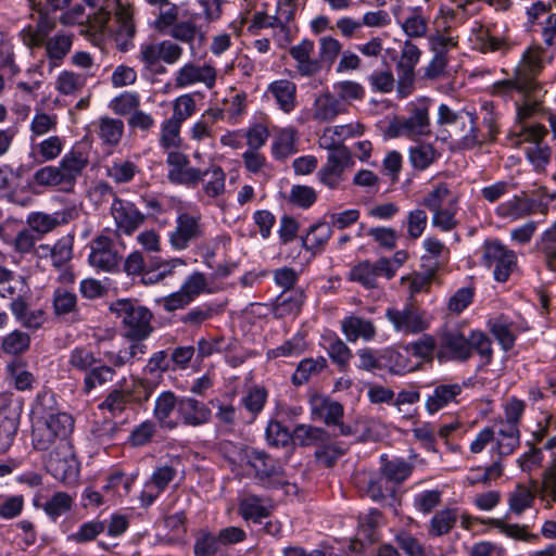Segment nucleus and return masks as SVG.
Instances as JSON below:
<instances>
[{
    "instance_id": "31",
    "label": "nucleus",
    "mask_w": 556,
    "mask_h": 556,
    "mask_svg": "<svg viewBox=\"0 0 556 556\" xmlns=\"http://www.w3.org/2000/svg\"><path fill=\"white\" fill-rule=\"evenodd\" d=\"M497 434L498 438L493 451H495L500 457L510 455L520 444V432L517 425L504 421L501 424Z\"/></svg>"
},
{
    "instance_id": "8",
    "label": "nucleus",
    "mask_w": 556,
    "mask_h": 556,
    "mask_svg": "<svg viewBox=\"0 0 556 556\" xmlns=\"http://www.w3.org/2000/svg\"><path fill=\"white\" fill-rule=\"evenodd\" d=\"M541 61L531 54L523 56V63L517 68L514 79L497 81L493 85L494 93L509 94L513 90L528 94L535 89V75L541 71Z\"/></svg>"
},
{
    "instance_id": "61",
    "label": "nucleus",
    "mask_w": 556,
    "mask_h": 556,
    "mask_svg": "<svg viewBox=\"0 0 556 556\" xmlns=\"http://www.w3.org/2000/svg\"><path fill=\"white\" fill-rule=\"evenodd\" d=\"M383 477L391 483H401L406 480L412 471L413 466L404 459L395 458L388 462L383 468Z\"/></svg>"
},
{
    "instance_id": "21",
    "label": "nucleus",
    "mask_w": 556,
    "mask_h": 556,
    "mask_svg": "<svg viewBox=\"0 0 556 556\" xmlns=\"http://www.w3.org/2000/svg\"><path fill=\"white\" fill-rule=\"evenodd\" d=\"M314 48V41L303 39L300 43L291 47L289 50L291 58L296 62V71L302 76L311 77L321 70L319 60L312 58Z\"/></svg>"
},
{
    "instance_id": "22",
    "label": "nucleus",
    "mask_w": 556,
    "mask_h": 556,
    "mask_svg": "<svg viewBox=\"0 0 556 556\" xmlns=\"http://www.w3.org/2000/svg\"><path fill=\"white\" fill-rule=\"evenodd\" d=\"M10 309L15 320L24 328L29 330H38L46 321V313L43 309H29L28 303L23 295H17L10 303Z\"/></svg>"
},
{
    "instance_id": "37",
    "label": "nucleus",
    "mask_w": 556,
    "mask_h": 556,
    "mask_svg": "<svg viewBox=\"0 0 556 556\" xmlns=\"http://www.w3.org/2000/svg\"><path fill=\"white\" fill-rule=\"evenodd\" d=\"M314 419L323 420L327 426L338 425L343 417V406L339 402L321 400L312 406Z\"/></svg>"
},
{
    "instance_id": "51",
    "label": "nucleus",
    "mask_w": 556,
    "mask_h": 556,
    "mask_svg": "<svg viewBox=\"0 0 556 556\" xmlns=\"http://www.w3.org/2000/svg\"><path fill=\"white\" fill-rule=\"evenodd\" d=\"M420 58L421 50L409 39H406L402 46L400 59L396 63L397 72L415 74V67L419 63Z\"/></svg>"
},
{
    "instance_id": "64",
    "label": "nucleus",
    "mask_w": 556,
    "mask_h": 556,
    "mask_svg": "<svg viewBox=\"0 0 556 556\" xmlns=\"http://www.w3.org/2000/svg\"><path fill=\"white\" fill-rule=\"evenodd\" d=\"M222 545L217 535L208 531L200 532L194 541V556H216Z\"/></svg>"
},
{
    "instance_id": "5",
    "label": "nucleus",
    "mask_w": 556,
    "mask_h": 556,
    "mask_svg": "<svg viewBox=\"0 0 556 556\" xmlns=\"http://www.w3.org/2000/svg\"><path fill=\"white\" fill-rule=\"evenodd\" d=\"M384 316L395 332L406 336L421 333L430 327L427 312L412 301L402 307H388Z\"/></svg>"
},
{
    "instance_id": "16",
    "label": "nucleus",
    "mask_w": 556,
    "mask_h": 556,
    "mask_svg": "<svg viewBox=\"0 0 556 556\" xmlns=\"http://www.w3.org/2000/svg\"><path fill=\"white\" fill-rule=\"evenodd\" d=\"M198 83H202L207 89H212L216 83V70L208 64L199 66L188 62L176 72L175 86L177 88H185Z\"/></svg>"
},
{
    "instance_id": "48",
    "label": "nucleus",
    "mask_w": 556,
    "mask_h": 556,
    "mask_svg": "<svg viewBox=\"0 0 556 556\" xmlns=\"http://www.w3.org/2000/svg\"><path fill=\"white\" fill-rule=\"evenodd\" d=\"M439 156L430 143H419L409 149V162L415 169H427Z\"/></svg>"
},
{
    "instance_id": "55",
    "label": "nucleus",
    "mask_w": 556,
    "mask_h": 556,
    "mask_svg": "<svg viewBox=\"0 0 556 556\" xmlns=\"http://www.w3.org/2000/svg\"><path fill=\"white\" fill-rule=\"evenodd\" d=\"M485 523L498 529L501 533L515 540L531 541L539 539L536 534H532L527 531V526L506 523L504 520L496 518H489Z\"/></svg>"
},
{
    "instance_id": "40",
    "label": "nucleus",
    "mask_w": 556,
    "mask_h": 556,
    "mask_svg": "<svg viewBox=\"0 0 556 556\" xmlns=\"http://www.w3.org/2000/svg\"><path fill=\"white\" fill-rule=\"evenodd\" d=\"M457 210V198L453 197L448 199V205L446 207L432 211V226L445 232L455 229L458 225L456 219Z\"/></svg>"
},
{
    "instance_id": "33",
    "label": "nucleus",
    "mask_w": 556,
    "mask_h": 556,
    "mask_svg": "<svg viewBox=\"0 0 556 556\" xmlns=\"http://www.w3.org/2000/svg\"><path fill=\"white\" fill-rule=\"evenodd\" d=\"M239 514L244 520L261 523L264 518L269 516V507L265 505L263 497L250 494L240 501Z\"/></svg>"
},
{
    "instance_id": "19",
    "label": "nucleus",
    "mask_w": 556,
    "mask_h": 556,
    "mask_svg": "<svg viewBox=\"0 0 556 556\" xmlns=\"http://www.w3.org/2000/svg\"><path fill=\"white\" fill-rule=\"evenodd\" d=\"M178 415L187 426L199 427L211 420L212 412L207 405L194 397H179Z\"/></svg>"
},
{
    "instance_id": "45",
    "label": "nucleus",
    "mask_w": 556,
    "mask_h": 556,
    "mask_svg": "<svg viewBox=\"0 0 556 556\" xmlns=\"http://www.w3.org/2000/svg\"><path fill=\"white\" fill-rule=\"evenodd\" d=\"M472 112L467 110L455 111L445 103H441L438 108L437 124L439 126H454L470 123V131L472 132Z\"/></svg>"
},
{
    "instance_id": "44",
    "label": "nucleus",
    "mask_w": 556,
    "mask_h": 556,
    "mask_svg": "<svg viewBox=\"0 0 556 556\" xmlns=\"http://www.w3.org/2000/svg\"><path fill=\"white\" fill-rule=\"evenodd\" d=\"M30 336L27 332L15 329L1 340V351L8 355H21L29 350Z\"/></svg>"
},
{
    "instance_id": "58",
    "label": "nucleus",
    "mask_w": 556,
    "mask_h": 556,
    "mask_svg": "<svg viewBox=\"0 0 556 556\" xmlns=\"http://www.w3.org/2000/svg\"><path fill=\"white\" fill-rule=\"evenodd\" d=\"M73 506V498L65 492H56L52 497L45 504V513L55 521L60 516L70 511Z\"/></svg>"
},
{
    "instance_id": "60",
    "label": "nucleus",
    "mask_w": 556,
    "mask_h": 556,
    "mask_svg": "<svg viewBox=\"0 0 556 556\" xmlns=\"http://www.w3.org/2000/svg\"><path fill=\"white\" fill-rule=\"evenodd\" d=\"M181 123L168 118L162 123L160 144L164 149H178L181 146Z\"/></svg>"
},
{
    "instance_id": "27",
    "label": "nucleus",
    "mask_w": 556,
    "mask_h": 556,
    "mask_svg": "<svg viewBox=\"0 0 556 556\" xmlns=\"http://www.w3.org/2000/svg\"><path fill=\"white\" fill-rule=\"evenodd\" d=\"M304 303V293L300 289L283 290L274 303L273 314L276 318H283L300 313Z\"/></svg>"
},
{
    "instance_id": "49",
    "label": "nucleus",
    "mask_w": 556,
    "mask_h": 556,
    "mask_svg": "<svg viewBox=\"0 0 556 556\" xmlns=\"http://www.w3.org/2000/svg\"><path fill=\"white\" fill-rule=\"evenodd\" d=\"M124 123L122 119L101 117L98 134L102 141L109 146H116L123 136Z\"/></svg>"
},
{
    "instance_id": "56",
    "label": "nucleus",
    "mask_w": 556,
    "mask_h": 556,
    "mask_svg": "<svg viewBox=\"0 0 556 556\" xmlns=\"http://www.w3.org/2000/svg\"><path fill=\"white\" fill-rule=\"evenodd\" d=\"M45 421L61 441H64L74 429V419L67 413L56 412L55 414H49L45 417Z\"/></svg>"
},
{
    "instance_id": "3",
    "label": "nucleus",
    "mask_w": 556,
    "mask_h": 556,
    "mask_svg": "<svg viewBox=\"0 0 556 556\" xmlns=\"http://www.w3.org/2000/svg\"><path fill=\"white\" fill-rule=\"evenodd\" d=\"M110 311L121 320V330L126 339H148L153 332L152 312L138 300L118 299L111 303Z\"/></svg>"
},
{
    "instance_id": "63",
    "label": "nucleus",
    "mask_w": 556,
    "mask_h": 556,
    "mask_svg": "<svg viewBox=\"0 0 556 556\" xmlns=\"http://www.w3.org/2000/svg\"><path fill=\"white\" fill-rule=\"evenodd\" d=\"M31 438L33 445L38 451L49 450L59 440L45 420L36 421Z\"/></svg>"
},
{
    "instance_id": "26",
    "label": "nucleus",
    "mask_w": 556,
    "mask_h": 556,
    "mask_svg": "<svg viewBox=\"0 0 556 556\" xmlns=\"http://www.w3.org/2000/svg\"><path fill=\"white\" fill-rule=\"evenodd\" d=\"M115 17L118 23L116 30V40L123 51L128 49L129 41L135 37L136 27L132 21V11L130 5L123 3L122 1L116 2Z\"/></svg>"
},
{
    "instance_id": "36",
    "label": "nucleus",
    "mask_w": 556,
    "mask_h": 556,
    "mask_svg": "<svg viewBox=\"0 0 556 556\" xmlns=\"http://www.w3.org/2000/svg\"><path fill=\"white\" fill-rule=\"evenodd\" d=\"M381 370H388L394 375H404L413 370L406 355L395 349L380 350Z\"/></svg>"
},
{
    "instance_id": "13",
    "label": "nucleus",
    "mask_w": 556,
    "mask_h": 556,
    "mask_svg": "<svg viewBox=\"0 0 556 556\" xmlns=\"http://www.w3.org/2000/svg\"><path fill=\"white\" fill-rule=\"evenodd\" d=\"M88 260L91 266L112 273L118 268L122 257L113 241L109 237L100 236L92 241Z\"/></svg>"
},
{
    "instance_id": "34",
    "label": "nucleus",
    "mask_w": 556,
    "mask_h": 556,
    "mask_svg": "<svg viewBox=\"0 0 556 556\" xmlns=\"http://www.w3.org/2000/svg\"><path fill=\"white\" fill-rule=\"evenodd\" d=\"M329 441V433L319 427L296 425L292 432V442L300 446L321 445Z\"/></svg>"
},
{
    "instance_id": "20",
    "label": "nucleus",
    "mask_w": 556,
    "mask_h": 556,
    "mask_svg": "<svg viewBox=\"0 0 556 556\" xmlns=\"http://www.w3.org/2000/svg\"><path fill=\"white\" fill-rule=\"evenodd\" d=\"M462 391L463 388L458 383L435 384L425 401L426 410L433 415L451 403H457V396Z\"/></svg>"
},
{
    "instance_id": "39",
    "label": "nucleus",
    "mask_w": 556,
    "mask_h": 556,
    "mask_svg": "<svg viewBox=\"0 0 556 556\" xmlns=\"http://www.w3.org/2000/svg\"><path fill=\"white\" fill-rule=\"evenodd\" d=\"M306 351V341L302 333L298 332L289 340L285 341L281 345L269 349L266 352L267 359H275L278 357H296Z\"/></svg>"
},
{
    "instance_id": "12",
    "label": "nucleus",
    "mask_w": 556,
    "mask_h": 556,
    "mask_svg": "<svg viewBox=\"0 0 556 556\" xmlns=\"http://www.w3.org/2000/svg\"><path fill=\"white\" fill-rule=\"evenodd\" d=\"M390 132L394 137L429 135L430 118L428 105L425 103L415 105L407 118L390 126Z\"/></svg>"
},
{
    "instance_id": "43",
    "label": "nucleus",
    "mask_w": 556,
    "mask_h": 556,
    "mask_svg": "<svg viewBox=\"0 0 556 556\" xmlns=\"http://www.w3.org/2000/svg\"><path fill=\"white\" fill-rule=\"evenodd\" d=\"M132 394L129 391L115 389L98 405L100 410L109 412L113 417L121 415L131 403Z\"/></svg>"
},
{
    "instance_id": "57",
    "label": "nucleus",
    "mask_w": 556,
    "mask_h": 556,
    "mask_svg": "<svg viewBox=\"0 0 556 556\" xmlns=\"http://www.w3.org/2000/svg\"><path fill=\"white\" fill-rule=\"evenodd\" d=\"M202 174L203 178L210 175V179L203 185V190L210 198H217L224 193L226 175L220 166L212 165L202 170Z\"/></svg>"
},
{
    "instance_id": "17",
    "label": "nucleus",
    "mask_w": 556,
    "mask_h": 556,
    "mask_svg": "<svg viewBox=\"0 0 556 556\" xmlns=\"http://www.w3.org/2000/svg\"><path fill=\"white\" fill-rule=\"evenodd\" d=\"M47 471L64 484L75 483L79 476V463L72 454L61 457L59 453L50 454L46 464Z\"/></svg>"
},
{
    "instance_id": "42",
    "label": "nucleus",
    "mask_w": 556,
    "mask_h": 556,
    "mask_svg": "<svg viewBox=\"0 0 556 556\" xmlns=\"http://www.w3.org/2000/svg\"><path fill=\"white\" fill-rule=\"evenodd\" d=\"M458 518L456 508H444L437 511L430 520L429 534L442 536L448 533Z\"/></svg>"
},
{
    "instance_id": "38",
    "label": "nucleus",
    "mask_w": 556,
    "mask_h": 556,
    "mask_svg": "<svg viewBox=\"0 0 556 556\" xmlns=\"http://www.w3.org/2000/svg\"><path fill=\"white\" fill-rule=\"evenodd\" d=\"M332 235L329 222H319L309 227L305 238H302L303 248L307 251H316L324 248Z\"/></svg>"
},
{
    "instance_id": "15",
    "label": "nucleus",
    "mask_w": 556,
    "mask_h": 556,
    "mask_svg": "<svg viewBox=\"0 0 556 556\" xmlns=\"http://www.w3.org/2000/svg\"><path fill=\"white\" fill-rule=\"evenodd\" d=\"M547 210L548 203H543L541 200H535L528 197L515 195L513 199L501 203L496 207V214L500 217L516 220L535 212L545 214Z\"/></svg>"
},
{
    "instance_id": "4",
    "label": "nucleus",
    "mask_w": 556,
    "mask_h": 556,
    "mask_svg": "<svg viewBox=\"0 0 556 556\" xmlns=\"http://www.w3.org/2000/svg\"><path fill=\"white\" fill-rule=\"evenodd\" d=\"M241 460L252 468L254 479L267 489H280L288 484L286 470L281 462L267 452L250 446H241Z\"/></svg>"
},
{
    "instance_id": "46",
    "label": "nucleus",
    "mask_w": 556,
    "mask_h": 556,
    "mask_svg": "<svg viewBox=\"0 0 556 556\" xmlns=\"http://www.w3.org/2000/svg\"><path fill=\"white\" fill-rule=\"evenodd\" d=\"M327 342L326 350L331 361L339 366L341 370H346L352 357L351 349L337 336L324 338Z\"/></svg>"
},
{
    "instance_id": "32",
    "label": "nucleus",
    "mask_w": 556,
    "mask_h": 556,
    "mask_svg": "<svg viewBox=\"0 0 556 556\" xmlns=\"http://www.w3.org/2000/svg\"><path fill=\"white\" fill-rule=\"evenodd\" d=\"M268 92L273 94L279 108L289 113L295 108L296 86L287 79L273 81L268 87Z\"/></svg>"
},
{
    "instance_id": "35",
    "label": "nucleus",
    "mask_w": 556,
    "mask_h": 556,
    "mask_svg": "<svg viewBox=\"0 0 556 556\" xmlns=\"http://www.w3.org/2000/svg\"><path fill=\"white\" fill-rule=\"evenodd\" d=\"M327 367V359L323 356L303 358L291 376V382L299 387L305 384L313 376L320 374Z\"/></svg>"
},
{
    "instance_id": "53",
    "label": "nucleus",
    "mask_w": 556,
    "mask_h": 556,
    "mask_svg": "<svg viewBox=\"0 0 556 556\" xmlns=\"http://www.w3.org/2000/svg\"><path fill=\"white\" fill-rule=\"evenodd\" d=\"M295 130L293 128L281 129L273 143L271 151L276 159H283L296 152Z\"/></svg>"
},
{
    "instance_id": "54",
    "label": "nucleus",
    "mask_w": 556,
    "mask_h": 556,
    "mask_svg": "<svg viewBox=\"0 0 556 556\" xmlns=\"http://www.w3.org/2000/svg\"><path fill=\"white\" fill-rule=\"evenodd\" d=\"M98 363L94 353L86 346H76L68 354L67 364L72 369L85 372Z\"/></svg>"
},
{
    "instance_id": "29",
    "label": "nucleus",
    "mask_w": 556,
    "mask_h": 556,
    "mask_svg": "<svg viewBox=\"0 0 556 556\" xmlns=\"http://www.w3.org/2000/svg\"><path fill=\"white\" fill-rule=\"evenodd\" d=\"M381 514L378 509H370L367 514L359 516L356 542L361 548L378 540V528Z\"/></svg>"
},
{
    "instance_id": "18",
    "label": "nucleus",
    "mask_w": 556,
    "mask_h": 556,
    "mask_svg": "<svg viewBox=\"0 0 556 556\" xmlns=\"http://www.w3.org/2000/svg\"><path fill=\"white\" fill-rule=\"evenodd\" d=\"M440 345L453 359L466 361L470 357L469 337L467 338L457 327H446L442 330Z\"/></svg>"
},
{
    "instance_id": "6",
    "label": "nucleus",
    "mask_w": 556,
    "mask_h": 556,
    "mask_svg": "<svg viewBox=\"0 0 556 556\" xmlns=\"http://www.w3.org/2000/svg\"><path fill=\"white\" fill-rule=\"evenodd\" d=\"M184 49L172 40H162L160 42H147L140 46L139 60L146 64L147 68L156 74H163L166 68L161 64L173 65L182 56Z\"/></svg>"
},
{
    "instance_id": "7",
    "label": "nucleus",
    "mask_w": 556,
    "mask_h": 556,
    "mask_svg": "<svg viewBox=\"0 0 556 556\" xmlns=\"http://www.w3.org/2000/svg\"><path fill=\"white\" fill-rule=\"evenodd\" d=\"M481 262L486 267H494L493 276L498 282L507 281L517 267L516 253L498 240L484 242Z\"/></svg>"
},
{
    "instance_id": "41",
    "label": "nucleus",
    "mask_w": 556,
    "mask_h": 556,
    "mask_svg": "<svg viewBox=\"0 0 556 556\" xmlns=\"http://www.w3.org/2000/svg\"><path fill=\"white\" fill-rule=\"evenodd\" d=\"M268 392L264 387L255 386L251 388L244 396L241 397L240 404L250 415L249 422L255 420L263 410L267 402Z\"/></svg>"
},
{
    "instance_id": "2",
    "label": "nucleus",
    "mask_w": 556,
    "mask_h": 556,
    "mask_svg": "<svg viewBox=\"0 0 556 556\" xmlns=\"http://www.w3.org/2000/svg\"><path fill=\"white\" fill-rule=\"evenodd\" d=\"M52 28V23L40 21L35 29L29 28L22 31L23 42L29 49L45 47L49 72L61 65L73 45V35L64 31L49 37Z\"/></svg>"
},
{
    "instance_id": "62",
    "label": "nucleus",
    "mask_w": 556,
    "mask_h": 556,
    "mask_svg": "<svg viewBox=\"0 0 556 556\" xmlns=\"http://www.w3.org/2000/svg\"><path fill=\"white\" fill-rule=\"evenodd\" d=\"M267 444L273 447H286L292 442V433L281 422L271 420L265 430Z\"/></svg>"
},
{
    "instance_id": "1",
    "label": "nucleus",
    "mask_w": 556,
    "mask_h": 556,
    "mask_svg": "<svg viewBox=\"0 0 556 556\" xmlns=\"http://www.w3.org/2000/svg\"><path fill=\"white\" fill-rule=\"evenodd\" d=\"M541 109L539 102L516 103L517 121L519 123V136L521 140L531 144L526 149L528 161L541 170L548 164L551 160V150L547 146L542 144L543 137L547 134L545 127L541 124H529L526 121Z\"/></svg>"
},
{
    "instance_id": "52",
    "label": "nucleus",
    "mask_w": 556,
    "mask_h": 556,
    "mask_svg": "<svg viewBox=\"0 0 556 556\" xmlns=\"http://www.w3.org/2000/svg\"><path fill=\"white\" fill-rule=\"evenodd\" d=\"M106 175L116 184H127L131 181L139 172L138 166L131 161H113L105 166Z\"/></svg>"
},
{
    "instance_id": "50",
    "label": "nucleus",
    "mask_w": 556,
    "mask_h": 556,
    "mask_svg": "<svg viewBox=\"0 0 556 556\" xmlns=\"http://www.w3.org/2000/svg\"><path fill=\"white\" fill-rule=\"evenodd\" d=\"M52 306L58 317L75 313L77 311V295L64 288H58L53 292Z\"/></svg>"
},
{
    "instance_id": "11",
    "label": "nucleus",
    "mask_w": 556,
    "mask_h": 556,
    "mask_svg": "<svg viewBox=\"0 0 556 556\" xmlns=\"http://www.w3.org/2000/svg\"><path fill=\"white\" fill-rule=\"evenodd\" d=\"M111 214L115 222L116 230L126 236L132 235L146 219L144 214L132 202L118 197H114V201L111 204Z\"/></svg>"
},
{
    "instance_id": "14",
    "label": "nucleus",
    "mask_w": 556,
    "mask_h": 556,
    "mask_svg": "<svg viewBox=\"0 0 556 556\" xmlns=\"http://www.w3.org/2000/svg\"><path fill=\"white\" fill-rule=\"evenodd\" d=\"M202 236L200 218L188 213H180L176 219V227L169 233V243L174 250H185L191 241Z\"/></svg>"
},
{
    "instance_id": "24",
    "label": "nucleus",
    "mask_w": 556,
    "mask_h": 556,
    "mask_svg": "<svg viewBox=\"0 0 556 556\" xmlns=\"http://www.w3.org/2000/svg\"><path fill=\"white\" fill-rule=\"evenodd\" d=\"M72 218L70 211H60L53 214L42 212L30 213L27 217L29 229L40 238L52 231L56 226L66 224Z\"/></svg>"
},
{
    "instance_id": "28",
    "label": "nucleus",
    "mask_w": 556,
    "mask_h": 556,
    "mask_svg": "<svg viewBox=\"0 0 556 556\" xmlns=\"http://www.w3.org/2000/svg\"><path fill=\"white\" fill-rule=\"evenodd\" d=\"M179 397L174 392L164 391L155 400L154 417L157 419L162 428L175 429L177 422L170 419V415L176 408L178 410Z\"/></svg>"
},
{
    "instance_id": "47",
    "label": "nucleus",
    "mask_w": 556,
    "mask_h": 556,
    "mask_svg": "<svg viewBox=\"0 0 556 556\" xmlns=\"http://www.w3.org/2000/svg\"><path fill=\"white\" fill-rule=\"evenodd\" d=\"M116 371L109 365H93L85 375L83 391L89 394L97 386H103L113 380Z\"/></svg>"
},
{
    "instance_id": "10",
    "label": "nucleus",
    "mask_w": 556,
    "mask_h": 556,
    "mask_svg": "<svg viewBox=\"0 0 556 556\" xmlns=\"http://www.w3.org/2000/svg\"><path fill=\"white\" fill-rule=\"evenodd\" d=\"M166 164L169 169L167 179L174 185H184L187 187H195L203 180L202 170L190 167L188 155L179 151H169L166 157Z\"/></svg>"
},
{
    "instance_id": "25",
    "label": "nucleus",
    "mask_w": 556,
    "mask_h": 556,
    "mask_svg": "<svg viewBox=\"0 0 556 556\" xmlns=\"http://www.w3.org/2000/svg\"><path fill=\"white\" fill-rule=\"evenodd\" d=\"M341 329L346 340L350 342H355L358 339L371 341L377 336V330L372 321L359 316L345 317L341 323Z\"/></svg>"
},
{
    "instance_id": "9",
    "label": "nucleus",
    "mask_w": 556,
    "mask_h": 556,
    "mask_svg": "<svg viewBox=\"0 0 556 556\" xmlns=\"http://www.w3.org/2000/svg\"><path fill=\"white\" fill-rule=\"evenodd\" d=\"M88 162L87 153L77 147L65 153L59 165L54 166L60 190L64 192L72 191Z\"/></svg>"
},
{
    "instance_id": "30",
    "label": "nucleus",
    "mask_w": 556,
    "mask_h": 556,
    "mask_svg": "<svg viewBox=\"0 0 556 556\" xmlns=\"http://www.w3.org/2000/svg\"><path fill=\"white\" fill-rule=\"evenodd\" d=\"M345 111L344 103L331 93H325L316 98L313 116L319 122H330Z\"/></svg>"
},
{
    "instance_id": "59",
    "label": "nucleus",
    "mask_w": 556,
    "mask_h": 556,
    "mask_svg": "<svg viewBox=\"0 0 556 556\" xmlns=\"http://www.w3.org/2000/svg\"><path fill=\"white\" fill-rule=\"evenodd\" d=\"M534 502V494L522 484H518L509 494V510L516 515H521L527 508L531 507Z\"/></svg>"
},
{
    "instance_id": "23",
    "label": "nucleus",
    "mask_w": 556,
    "mask_h": 556,
    "mask_svg": "<svg viewBox=\"0 0 556 556\" xmlns=\"http://www.w3.org/2000/svg\"><path fill=\"white\" fill-rule=\"evenodd\" d=\"M166 34L177 41L189 45L193 56L197 55L195 42L199 48L205 43V33L191 20L178 22Z\"/></svg>"
}]
</instances>
